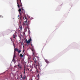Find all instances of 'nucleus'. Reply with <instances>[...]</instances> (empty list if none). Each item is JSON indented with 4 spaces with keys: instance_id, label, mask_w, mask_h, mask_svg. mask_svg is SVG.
<instances>
[{
    "instance_id": "obj_11",
    "label": "nucleus",
    "mask_w": 80,
    "mask_h": 80,
    "mask_svg": "<svg viewBox=\"0 0 80 80\" xmlns=\"http://www.w3.org/2000/svg\"><path fill=\"white\" fill-rule=\"evenodd\" d=\"M23 17H22V16H21L20 18V20H22V18H23Z\"/></svg>"
},
{
    "instance_id": "obj_20",
    "label": "nucleus",
    "mask_w": 80,
    "mask_h": 80,
    "mask_svg": "<svg viewBox=\"0 0 80 80\" xmlns=\"http://www.w3.org/2000/svg\"><path fill=\"white\" fill-rule=\"evenodd\" d=\"M17 76H18V78H17V79H18V74H17Z\"/></svg>"
},
{
    "instance_id": "obj_15",
    "label": "nucleus",
    "mask_w": 80,
    "mask_h": 80,
    "mask_svg": "<svg viewBox=\"0 0 80 80\" xmlns=\"http://www.w3.org/2000/svg\"><path fill=\"white\" fill-rule=\"evenodd\" d=\"M26 78V76H25V74L24 75V77H23V79L25 80V79Z\"/></svg>"
},
{
    "instance_id": "obj_18",
    "label": "nucleus",
    "mask_w": 80,
    "mask_h": 80,
    "mask_svg": "<svg viewBox=\"0 0 80 80\" xmlns=\"http://www.w3.org/2000/svg\"><path fill=\"white\" fill-rule=\"evenodd\" d=\"M24 74H25V69H24Z\"/></svg>"
},
{
    "instance_id": "obj_19",
    "label": "nucleus",
    "mask_w": 80,
    "mask_h": 80,
    "mask_svg": "<svg viewBox=\"0 0 80 80\" xmlns=\"http://www.w3.org/2000/svg\"><path fill=\"white\" fill-rule=\"evenodd\" d=\"M21 80H22V75H21Z\"/></svg>"
},
{
    "instance_id": "obj_9",
    "label": "nucleus",
    "mask_w": 80,
    "mask_h": 80,
    "mask_svg": "<svg viewBox=\"0 0 80 80\" xmlns=\"http://www.w3.org/2000/svg\"><path fill=\"white\" fill-rule=\"evenodd\" d=\"M18 55L20 57H23V55L22 54H20V55L19 54V53L18 54Z\"/></svg>"
},
{
    "instance_id": "obj_13",
    "label": "nucleus",
    "mask_w": 80,
    "mask_h": 80,
    "mask_svg": "<svg viewBox=\"0 0 80 80\" xmlns=\"http://www.w3.org/2000/svg\"><path fill=\"white\" fill-rule=\"evenodd\" d=\"M12 61H14V63L16 62H15V58H13Z\"/></svg>"
},
{
    "instance_id": "obj_7",
    "label": "nucleus",
    "mask_w": 80,
    "mask_h": 80,
    "mask_svg": "<svg viewBox=\"0 0 80 80\" xmlns=\"http://www.w3.org/2000/svg\"><path fill=\"white\" fill-rule=\"evenodd\" d=\"M20 64L18 62V68L21 70V69H22V66H20Z\"/></svg>"
},
{
    "instance_id": "obj_4",
    "label": "nucleus",
    "mask_w": 80,
    "mask_h": 80,
    "mask_svg": "<svg viewBox=\"0 0 80 80\" xmlns=\"http://www.w3.org/2000/svg\"><path fill=\"white\" fill-rule=\"evenodd\" d=\"M23 20L26 21H24V22H25V23L28 22V23L26 24L27 26H28L30 25V22L28 21V20H27V18L26 17V16H25L24 17H23Z\"/></svg>"
},
{
    "instance_id": "obj_3",
    "label": "nucleus",
    "mask_w": 80,
    "mask_h": 80,
    "mask_svg": "<svg viewBox=\"0 0 80 80\" xmlns=\"http://www.w3.org/2000/svg\"><path fill=\"white\" fill-rule=\"evenodd\" d=\"M13 45L14 47V54H16V52H18V54H19V53H20L21 52V50H19V49H18L17 48H15V44L14 43H13Z\"/></svg>"
},
{
    "instance_id": "obj_17",
    "label": "nucleus",
    "mask_w": 80,
    "mask_h": 80,
    "mask_svg": "<svg viewBox=\"0 0 80 80\" xmlns=\"http://www.w3.org/2000/svg\"><path fill=\"white\" fill-rule=\"evenodd\" d=\"M13 38H15V35H14V34L13 35Z\"/></svg>"
},
{
    "instance_id": "obj_25",
    "label": "nucleus",
    "mask_w": 80,
    "mask_h": 80,
    "mask_svg": "<svg viewBox=\"0 0 80 80\" xmlns=\"http://www.w3.org/2000/svg\"><path fill=\"white\" fill-rule=\"evenodd\" d=\"M20 18H18V19H20Z\"/></svg>"
},
{
    "instance_id": "obj_8",
    "label": "nucleus",
    "mask_w": 80,
    "mask_h": 80,
    "mask_svg": "<svg viewBox=\"0 0 80 80\" xmlns=\"http://www.w3.org/2000/svg\"><path fill=\"white\" fill-rule=\"evenodd\" d=\"M19 28H20V30H22V26L20 25L19 26Z\"/></svg>"
},
{
    "instance_id": "obj_24",
    "label": "nucleus",
    "mask_w": 80,
    "mask_h": 80,
    "mask_svg": "<svg viewBox=\"0 0 80 80\" xmlns=\"http://www.w3.org/2000/svg\"><path fill=\"white\" fill-rule=\"evenodd\" d=\"M20 17L19 15H18V17Z\"/></svg>"
},
{
    "instance_id": "obj_23",
    "label": "nucleus",
    "mask_w": 80,
    "mask_h": 80,
    "mask_svg": "<svg viewBox=\"0 0 80 80\" xmlns=\"http://www.w3.org/2000/svg\"><path fill=\"white\" fill-rule=\"evenodd\" d=\"M39 76V74H38V77Z\"/></svg>"
},
{
    "instance_id": "obj_2",
    "label": "nucleus",
    "mask_w": 80,
    "mask_h": 80,
    "mask_svg": "<svg viewBox=\"0 0 80 80\" xmlns=\"http://www.w3.org/2000/svg\"><path fill=\"white\" fill-rule=\"evenodd\" d=\"M33 60L34 61V63H35V65H36V67H37L38 66H40V64H39V63H38V61H37L38 60V56H35V57H33Z\"/></svg>"
},
{
    "instance_id": "obj_16",
    "label": "nucleus",
    "mask_w": 80,
    "mask_h": 80,
    "mask_svg": "<svg viewBox=\"0 0 80 80\" xmlns=\"http://www.w3.org/2000/svg\"><path fill=\"white\" fill-rule=\"evenodd\" d=\"M31 47H32V49L33 48H32V47H33V46L32 45V42H31Z\"/></svg>"
},
{
    "instance_id": "obj_28",
    "label": "nucleus",
    "mask_w": 80,
    "mask_h": 80,
    "mask_svg": "<svg viewBox=\"0 0 80 80\" xmlns=\"http://www.w3.org/2000/svg\"><path fill=\"white\" fill-rule=\"evenodd\" d=\"M30 71H31V70H30Z\"/></svg>"
},
{
    "instance_id": "obj_5",
    "label": "nucleus",
    "mask_w": 80,
    "mask_h": 80,
    "mask_svg": "<svg viewBox=\"0 0 80 80\" xmlns=\"http://www.w3.org/2000/svg\"><path fill=\"white\" fill-rule=\"evenodd\" d=\"M32 56L33 57H37V54L35 52V50H34V49L33 48H32Z\"/></svg>"
},
{
    "instance_id": "obj_26",
    "label": "nucleus",
    "mask_w": 80,
    "mask_h": 80,
    "mask_svg": "<svg viewBox=\"0 0 80 80\" xmlns=\"http://www.w3.org/2000/svg\"><path fill=\"white\" fill-rule=\"evenodd\" d=\"M25 28V29H27V28Z\"/></svg>"
},
{
    "instance_id": "obj_1",
    "label": "nucleus",
    "mask_w": 80,
    "mask_h": 80,
    "mask_svg": "<svg viewBox=\"0 0 80 80\" xmlns=\"http://www.w3.org/2000/svg\"><path fill=\"white\" fill-rule=\"evenodd\" d=\"M17 1L18 7L19 8L18 10V12L19 14L21 15L22 13H21V8H20V7H22V2H21V0H17Z\"/></svg>"
},
{
    "instance_id": "obj_27",
    "label": "nucleus",
    "mask_w": 80,
    "mask_h": 80,
    "mask_svg": "<svg viewBox=\"0 0 80 80\" xmlns=\"http://www.w3.org/2000/svg\"><path fill=\"white\" fill-rule=\"evenodd\" d=\"M29 69H28V70H29Z\"/></svg>"
},
{
    "instance_id": "obj_6",
    "label": "nucleus",
    "mask_w": 80,
    "mask_h": 80,
    "mask_svg": "<svg viewBox=\"0 0 80 80\" xmlns=\"http://www.w3.org/2000/svg\"><path fill=\"white\" fill-rule=\"evenodd\" d=\"M26 43L28 44H29V43H30V42L32 41V39L31 38H30L29 39H28V41L27 40V39H26Z\"/></svg>"
},
{
    "instance_id": "obj_21",
    "label": "nucleus",
    "mask_w": 80,
    "mask_h": 80,
    "mask_svg": "<svg viewBox=\"0 0 80 80\" xmlns=\"http://www.w3.org/2000/svg\"><path fill=\"white\" fill-rule=\"evenodd\" d=\"M0 17H1V18H3V16H0Z\"/></svg>"
},
{
    "instance_id": "obj_22",
    "label": "nucleus",
    "mask_w": 80,
    "mask_h": 80,
    "mask_svg": "<svg viewBox=\"0 0 80 80\" xmlns=\"http://www.w3.org/2000/svg\"><path fill=\"white\" fill-rule=\"evenodd\" d=\"M24 51H25V50H23V52H24Z\"/></svg>"
},
{
    "instance_id": "obj_12",
    "label": "nucleus",
    "mask_w": 80,
    "mask_h": 80,
    "mask_svg": "<svg viewBox=\"0 0 80 80\" xmlns=\"http://www.w3.org/2000/svg\"><path fill=\"white\" fill-rule=\"evenodd\" d=\"M45 61L46 62V63H50L48 62V60H45Z\"/></svg>"
},
{
    "instance_id": "obj_14",
    "label": "nucleus",
    "mask_w": 80,
    "mask_h": 80,
    "mask_svg": "<svg viewBox=\"0 0 80 80\" xmlns=\"http://www.w3.org/2000/svg\"><path fill=\"white\" fill-rule=\"evenodd\" d=\"M16 57V54H14L13 58H15V57Z\"/></svg>"
},
{
    "instance_id": "obj_10",
    "label": "nucleus",
    "mask_w": 80,
    "mask_h": 80,
    "mask_svg": "<svg viewBox=\"0 0 80 80\" xmlns=\"http://www.w3.org/2000/svg\"><path fill=\"white\" fill-rule=\"evenodd\" d=\"M21 9L22 10V13H25V11L24 10V9L23 8H21Z\"/></svg>"
}]
</instances>
